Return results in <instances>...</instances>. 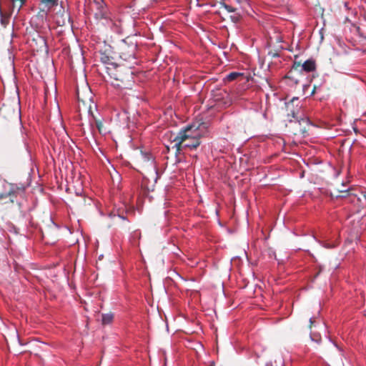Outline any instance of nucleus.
Listing matches in <instances>:
<instances>
[{"label":"nucleus","mask_w":366,"mask_h":366,"mask_svg":"<svg viewBox=\"0 0 366 366\" xmlns=\"http://www.w3.org/2000/svg\"><path fill=\"white\" fill-rule=\"evenodd\" d=\"M24 187L23 186L18 187L13 184H10L9 189L8 190V192H2L0 194V199L6 200V199H9L8 201H5V203H7L9 202L14 203L17 195L19 194L24 192Z\"/></svg>","instance_id":"nucleus-5"},{"label":"nucleus","mask_w":366,"mask_h":366,"mask_svg":"<svg viewBox=\"0 0 366 366\" xmlns=\"http://www.w3.org/2000/svg\"><path fill=\"white\" fill-rule=\"evenodd\" d=\"M102 257H103V255H102H102H100L99 259H102Z\"/></svg>","instance_id":"nucleus-26"},{"label":"nucleus","mask_w":366,"mask_h":366,"mask_svg":"<svg viewBox=\"0 0 366 366\" xmlns=\"http://www.w3.org/2000/svg\"><path fill=\"white\" fill-rule=\"evenodd\" d=\"M55 21L58 26H65L66 25L71 24V17L70 14L67 11L63 9L61 12H57L55 14Z\"/></svg>","instance_id":"nucleus-7"},{"label":"nucleus","mask_w":366,"mask_h":366,"mask_svg":"<svg viewBox=\"0 0 366 366\" xmlns=\"http://www.w3.org/2000/svg\"><path fill=\"white\" fill-rule=\"evenodd\" d=\"M222 4V8H223L224 9H225L228 13H231L234 9H235L236 8H234L229 5H227L224 3H222L221 4Z\"/></svg>","instance_id":"nucleus-16"},{"label":"nucleus","mask_w":366,"mask_h":366,"mask_svg":"<svg viewBox=\"0 0 366 366\" xmlns=\"http://www.w3.org/2000/svg\"><path fill=\"white\" fill-rule=\"evenodd\" d=\"M229 18L234 23L238 22L241 19L240 14L237 11V9H234L231 13H229Z\"/></svg>","instance_id":"nucleus-13"},{"label":"nucleus","mask_w":366,"mask_h":366,"mask_svg":"<svg viewBox=\"0 0 366 366\" xmlns=\"http://www.w3.org/2000/svg\"><path fill=\"white\" fill-rule=\"evenodd\" d=\"M337 192L338 193H344V194H347L348 193V189H344V190L337 189Z\"/></svg>","instance_id":"nucleus-20"},{"label":"nucleus","mask_w":366,"mask_h":366,"mask_svg":"<svg viewBox=\"0 0 366 366\" xmlns=\"http://www.w3.org/2000/svg\"><path fill=\"white\" fill-rule=\"evenodd\" d=\"M137 45L136 43L130 41L127 39L123 41L119 46L120 57L124 61H129L135 58Z\"/></svg>","instance_id":"nucleus-4"},{"label":"nucleus","mask_w":366,"mask_h":366,"mask_svg":"<svg viewBox=\"0 0 366 366\" xmlns=\"http://www.w3.org/2000/svg\"><path fill=\"white\" fill-rule=\"evenodd\" d=\"M302 69L307 72L315 71L316 69L315 61L314 59L305 61L302 65Z\"/></svg>","instance_id":"nucleus-11"},{"label":"nucleus","mask_w":366,"mask_h":366,"mask_svg":"<svg viewBox=\"0 0 366 366\" xmlns=\"http://www.w3.org/2000/svg\"><path fill=\"white\" fill-rule=\"evenodd\" d=\"M310 324H311V325L313 323V320H312V318H310Z\"/></svg>","instance_id":"nucleus-24"},{"label":"nucleus","mask_w":366,"mask_h":366,"mask_svg":"<svg viewBox=\"0 0 366 366\" xmlns=\"http://www.w3.org/2000/svg\"><path fill=\"white\" fill-rule=\"evenodd\" d=\"M242 74L239 72H231L227 76V79L232 81L237 79L239 76H242Z\"/></svg>","instance_id":"nucleus-14"},{"label":"nucleus","mask_w":366,"mask_h":366,"mask_svg":"<svg viewBox=\"0 0 366 366\" xmlns=\"http://www.w3.org/2000/svg\"><path fill=\"white\" fill-rule=\"evenodd\" d=\"M287 117L290 122L297 121L308 123L309 120L303 117L302 105L298 97H293L290 102L285 103Z\"/></svg>","instance_id":"nucleus-2"},{"label":"nucleus","mask_w":366,"mask_h":366,"mask_svg":"<svg viewBox=\"0 0 366 366\" xmlns=\"http://www.w3.org/2000/svg\"><path fill=\"white\" fill-rule=\"evenodd\" d=\"M337 197H340V194H337ZM341 197H345V195H341Z\"/></svg>","instance_id":"nucleus-25"},{"label":"nucleus","mask_w":366,"mask_h":366,"mask_svg":"<svg viewBox=\"0 0 366 366\" xmlns=\"http://www.w3.org/2000/svg\"><path fill=\"white\" fill-rule=\"evenodd\" d=\"M100 60L104 64L114 66L113 57L107 54V50L100 52Z\"/></svg>","instance_id":"nucleus-12"},{"label":"nucleus","mask_w":366,"mask_h":366,"mask_svg":"<svg viewBox=\"0 0 366 366\" xmlns=\"http://www.w3.org/2000/svg\"><path fill=\"white\" fill-rule=\"evenodd\" d=\"M41 2L50 6L56 4V0H41Z\"/></svg>","instance_id":"nucleus-17"},{"label":"nucleus","mask_w":366,"mask_h":366,"mask_svg":"<svg viewBox=\"0 0 366 366\" xmlns=\"http://www.w3.org/2000/svg\"><path fill=\"white\" fill-rule=\"evenodd\" d=\"M188 137L186 134L182 136H175L174 138V144L172 146L173 150H174V154L177 156L180 154L182 149L189 148L196 149L200 144L199 138H192L188 139Z\"/></svg>","instance_id":"nucleus-3"},{"label":"nucleus","mask_w":366,"mask_h":366,"mask_svg":"<svg viewBox=\"0 0 366 366\" xmlns=\"http://www.w3.org/2000/svg\"><path fill=\"white\" fill-rule=\"evenodd\" d=\"M361 194L366 199V189H363L361 191Z\"/></svg>","instance_id":"nucleus-21"},{"label":"nucleus","mask_w":366,"mask_h":366,"mask_svg":"<svg viewBox=\"0 0 366 366\" xmlns=\"http://www.w3.org/2000/svg\"><path fill=\"white\" fill-rule=\"evenodd\" d=\"M302 64L301 61H297L296 59L295 60L292 66V69L297 70L300 67H302Z\"/></svg>","instance_id":"nucleus-18"},{"label":"nucleus","mask_w":366,"mask_h":366,"mask_svg":"<svg viewBox=\"0 0 366 366\" xmlns=\"http://www.w3.org/2000/svg\"><path fill=\"white\" fill-rule=\"evenodd\" d=\"M0 116L8 119L19 118V111L11 109L8 105L4 104L0 108Z\"/></svg>","instance_id":"nucleus-8"},{"label":"nucleus","mask_w":366,"mask_h":366,"mask_svg":"<svg viewBox=\"0 0 366 366\" xmlns=\"http://www.w3.org/2000/svg\"><path fill=\"white\" fill-rule=\"evenodd\" d=\"M173 144H174V139L171 142L170 145H167V146H166V149H167V152H169V151H170V149H173L172 148V146Z\"/></svg>","instance_id":"nucleus-19"},{"label":"nucleus","mask_w":366,"mask_h":366,"mask_svg":"<svg viewBox=\"0 0 366 366\" xmlns=\"http://www.w3.org/2000/svg\"><path fill=\"white\" fill-rule=\"evenodd\" d=\"M113 315L112 314H105L102 315L103 324H109L112 322Z\"/></svg>","instance_id":"nucleus-15"},{"label":"nucleus","mask_w":366,"mask_h":366,"mask_svg":"<svg viewBox=\"0 0 366 366\" xmlns=\"http://www.w3.org/2000/svg\"><path fill=\"white\" fill-rule=\"evenodd\" d=\"M1 24L5 26L6 25V22L4 21V19H1Z\"/></svg>","instance_id":"nucleus-23"},{"label":"nucleus","mask_w":366,"mask_h":366,"mask_svg":"<svg viewBox=\"0 0 366 366\" xmlns=\"http://www.w3.org/2000/svg\"><path fill=\"white\" fill-rule=\"evenodd\" d=\"M107 73L113 79L112 84L119 89H130L133 85L134 81L132 73L129 69H126L121 66H115L113 69L107 68Z\"/></svg>","instance_id":"nucleus-1"},{"label":"nucleus","mask_w":366,"mask_h":366,"mask_svg":"<svg viewBox=\"0 0 366 366\" xmlns=\"http://www.w3.org/2000/svg\"><path fill=\"white\" fill-rule=\"evenodd\" d=\"M198 127L194 125H189L184 129H181L176 136H182L184 134L188 137V139L192 138H199V135L197 132Z\"/></svg>","instance_id":"nucleus-9"},{"label":"nucleus","mask_w":366,"mask_h":366,"mask_svg":"<svg viewBox=\"0 0 366 366\" xmlns=\"http://www.w3.org/2000/svg\"><path fill=\"white\" fill-rule=\"evenodd\" d=\"M246 258L249 260L250 259V257L248 255L247 252L244 253Z\"/></svg>","instance_id":"nucleus-22"},{"label":"nucleus","mask_w":366,"mask_h":366,"mask_svg":"<svg viewBox=\"0 0 366 366\" xmlns=\"http://www.w3.org/2000/svg\"><path fill=\"white\" fill-rule=\"evenodd\" d=\"M77 98H78L79 102H82L84 105H86L87 104H89V109H88V111L92 115V117H93V119H94V120L95 122L96 127H97L98 131L99 132V133L102 134L104 132H105V130L104 129L103 122L100 119H97L94 117V115L92 113L91 98H89L87 100H85V99H82L80 97L79 92H77Z\"/></svg>","instance_id":"nucleus-6"},{"label":"nucleus","mask_w":366,"mask_h":366,"mask_svg":"<svg viewBox=\"0 0 366 366\" xmlns=\"http://www.w3.org/2000/svg\"><path fill=\"white\" fill-rule=\"evenodd\" d=\"M93 6L97 9L94 14L96 19H102L107 17V9L104 4L95 1Z\"/></svg>","instance_id":"nucleus-10"}]
</instances>
